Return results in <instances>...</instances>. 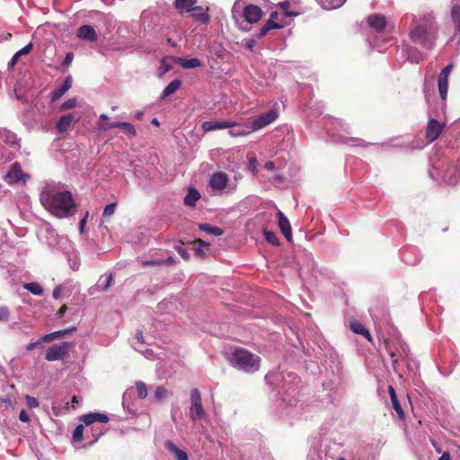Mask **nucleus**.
I'll return each instance as SVG.
<instances>
[{"mask_svg": "<svg viewBox=\"0 0 460 460\" xmlns=\"http://www.w3.org/2000/svg\"><path fill=\"white\" fill-rule=\"evenodd\" d=\"M118 128H120L122 132L129 137H134L137 136L135 127L128 122H119Z\"/></svg>", "mask_w": 460, "mask_h": 460, "instance_id": "30", "label": "nucleus"}, {"mask_svg": "<svg viewBox=\"0 0 460 460\" xmlns=\"http://www.w3.org/2000/svg\"><path fill=\"white\" fill-rule=\"evenodd\" d=\"M174 263V260L172 257H169L164 261H144V265H163V264H172Z\"/></svg>", "mask_w": 460, "mask_h": 460, "instance_id": "38", "label": "nucleus"}, {"mask_svg": "<svg viewBox=\"0 0 460 460\" xmlns=\"http://www.w3.org/2000/svg\"><path fill=\"white\" fill-rule=\"evenodd\" d=\"M172 392L167 390L164 386H157L155 391V398L156 401L160 402L164 400V398L172 395Z\"/></svg>", "mask_w": 460, "mask_h": 460, "instance_id": "32", "label": "nucleus"}, {"mask_svg": "<svg viewBox=\"0 0 460 460\" xmlns=\"http://www.w3.org/2000/svg\"><path fill=\"white\" fill-rule=\"evenodd\" d=\"M208 8L204 10V8L201 6L200 11H192V17L196 20L200 22L203 24H208L210 22V16L208 13Z\"/></svg>", "mask_w": 460, "mask_h": 460, "instance_id": "27", "label": "nucleus"}, {"mask_svg": "<svg viewBox=\"0 0 460 460\" xmlns=\"http://www.w3.org/2000/svg\"><path fill=\"white\" fill-rule=\"evenodd\" d=\"M136 388L137 392V396L140 399H145L147 396V386L143 381L136 382Z\"/></svg>", "mask_w": 460, "mask_h": 460, "instance_id": "33", "label": "nucleus"}, {"mask_svg": "<svg viewBox=\"0 0 460 460\" xmlns=\"http://www.w3.org/2000/svg\"><path fill=\"white\" fill-rule=\"evenodd\" d=\"M61 291H62V288L60 286H58L54 288L53 290V293H52V296L55 299H58L59 298L60 296V294H61Z\"/></svg>", "mask_w": 460, "mask_h": 460, "instance_id": "52", "label": "nucleus"}, {"mask_svg": "<svg viewBox=\"0 0 460 460\" xmlns=\"http://www.w3.org/2000/svg\"><path fill=\"white\" fill-rule=\"evenodd\" d=\"M71 402H72V407H73V408H75V404H77V403L79 402V401H78V397H77L76 395H74V396L72 397Z\"/></svg>", "mask_w": 460, "mask_h": 460, "instance_id": "60", "label": "nucleus"}, {"mask_svg": "<svg viewBox=\"0 0 460 460\" xmlns=\"http://www.w3.org/2000/svg\"><path fill=\"white\" fill-rule=\"evenodd\" d=\"M73 59H74V54L72 52L66 53V55L65 57V59L63 61V65L65 66H70V64L72 63Z\"/></svg>", "mask_w": 460, "mask_h": 460, "instance_id": "48", "label": "nucleus"}, {"mask_svg": "<svg viewBox=\"0 0 460 460\" xmlns=\"http://www.w3.org/2000/svg\"><path fill=\"white\" fill-rule=\"evenodd\" d=\"M86 220H87V215L84 218H82L79 222V228H80L81 232L84 231V227L86 224Z\"/></svg>", "mask_w": 460, "mask_h": 460, "instance_id": "57", "label": "nucleus"}, {"mask_svg": "<svg viewBox=\"0 0 460 460\" xmlns=\"http://www.w3.org/2000/svg\"><path fill=\"white\" fill-rule=\"evenodd\" d=\"M438 460H451V455L448 452H444Z\"/></svg>", "mask_w": 460, "mask_h": 460, "instance_id": "58", "label": "nucleus"}, {"mask_svg": "<svg viewBox=\"0 0 460 460\" xmlns=\"http://www.w3.org/2000/svg\"><path fill=\"white\" fill-rule=\"evenodd\" d=\"M181 84L182 83L180 79L172 80L163 91L162 98L164 99L174 93L177 90L180 89Z\"/></svg>", "mask_w": 460, "mask_h": 460, "instance_id": "26", "label": "nucleus"}, {"mask_svg": "<svg viewBox=\"0 0 460 460\" xmlns=\"http://www.w3.org/2000/svg\"><path fill=\"white\" fill-rule=\"evenodd\" d=\"M388 393L392 401L393 408L396 411L398 418L403 420L405 419V414L397 398L395 389L393 385H388Z\"/></svg>", "mask_w": 460, "mask_h": 460, "instance_id": "20", "label": "nucleus"}, {"mask_svg": "<svg viewBox=\"0 0 460 460\" xmlns=\"http://www.w3.org/2000/svg\"><path fill=\"white\" fill-rule=\"evenodd\" d=\"M76 106V99L75 98H71V99H68L67 101H66L62 105H61V109L62 110H71L73 108H75Z\"/></svg>", "mask_w": 460, "mask_h": 460, "instance_id": "43", "label": "nucleus"}, {"mask_svg": "<svg viewBox=\"0 0 460 460\" xmlns=\"http://www.w3.org/2000/svg\"><path fill=\"white\" fill-rule=\"evenodd\" d=\"M76 36L79 39L94 42L98 40V35L94 28L91 25H82L77 29Z\"/></svg>", "mask_w": 460, "mask_h": 460, "instance_id": "13", "label": "nucleus"}, {"mask_svg": "<svg viewBox=\"0 0 460 460\" xmlns=\"http://www.w3.org/2000/svg\"><path fill=\"white\" fill-rule=\"evenodd\" d=\"M199 230L214 236L222 235L224 233L223 229L220 227L213 226L209 224H199Z\"/></svg>", "mask_w": 460, "mask_h": 460, "instance_id": "28", "label": "nucleus"}, {"mask_svg": "<svg viewBox=\"0 0 460 460\" xmlns=\"http://www.w3.org/2000/svg\"><path fill=\"white\" fill-rule=\"evenodd\" d=\"M41 344V341L40 340H38L37 341H34V342H31L29 343L27 346H26V349L27 350H32L34 349L37 346L40 345Z\"/></svg>", "mask_w": 460, "mask_h": 460, "instance_id": "51", "label": "nucleus"}, {"mask_svg": "<svg viewBox=\"0 0 460 460\" xmlns=\"http://www.w3.org/2000/svg\"><path fill=\"white\" fill-rule=\"evenodd\" d=\"M367 25L377 33L383 32L387 26V20L384 14L372 13L367 17Z\"/></svg>", "mask_w": 460, "mask_h": 460, "instance_id": "9", "label": "nucleus"}, {"mask_svg": "<svg viewBox=\"0 0 460 460\" xmlns=\"http://www.w3.org/2000/svg\"><path fill=\"white\" fill-rule=\"evenodd\" d=\"M257 164H258V162H257V159H256V158H252V159H251V160H250V163H249V166L252 168V172H253L254 173H256V172H257V169H256V167H257Z\"/></svg>", "mask_w": 460, "mask_h": 460, "instance_id": "53", "label": "nucleus"}, {"mask_svg": "<svg viewBox=\"0 0 460 460\" xmlns=\"http://www.w3.org/2000/svg\"><path fill=\"white\" fill-rule=\"evenodd\" d=\"M75 121V116L72 113L63 115L57 122L56 128L58 133H66Z\"/></svg>", "mask_w": 460, "mask_h": 460, "instance_id": "19", "label": "nucleus"}, {"mask_svg": "<svg viewBox=\"0 0 460 460\" xmlns=\"http://www.w3.org/2000/svg\"><path fill=\"white\" fill-rule=\"evenodd\" d=\"M23 288L36 296H40L43 294L42 287L37 282L25 283L23 285Z\"/></svg>", "mask_w": 460, "mask_h": 460, "instance_id": "31", "label": "nucleus"}, {"mask_svg": "<svg viewBox=\"0 0 460 460\" xmlns=\"http://www.w3.org/2000/svg\"><path fill=\"white\" fill-rule=\"evenodd\" d=\"M453 69V64H448L446 66L438 75V92L441 99L443 101L447 100V90H448V77Z\"/></svg>", "mask_w": 460, "mask_h": 460, "instance_id": "8", "label": "nucleus"}, {"mask_svg": "<svg viewBox=\"0 0 460 460\" xmlns=\"http://www.w3.org/2000/svg\"><path fill=\"white\" fill-rule=\"evenodd\" d=\"M190 417L192 420H201L205 417V410L201 402V394L198 388L190 391Z\"/></svg>", "mask_w": 460, "mask_h": 460, "instance_id": "5", "label": "nucleus"}, {"mask_svg": "<svg viewBox=\"0 0 460 460\" xmlns=\"http://www.w3.org/2000/svg\"><path fill=\"white\" fill-rule=\"evenodd\" d=\"M72 347H73V343L67 342V341H63L58 344H54L47 349L45 358L48 361H55V360L62 359L68 354V352Z\"/></svg>", "mask_w": 460, "mask_h": 460, "instance_id": "6", "label": "nucleus"}, {"mask_svg": "<svg viewBox=\"0 0 460 460\" xmlns=\"http://www.w3.org/2000/svg\"><path fill=\"white\" fill-rule=\"evenodd\" d=\"M278 16L279 14L277 12H271L268 21L276 22V20H278Z\"/></svg>", "mask_w": 460, "mask_h": 460, "instance_id": "59", "label": "nucleus"}, {"mask_svg": "<svg viewBox=\"0 0 460 460\" xmlns=\"http://www.w3.org/2000/svg\"><path fill=\"white\" fill-rule=\"evenodd\" d=\"M260 358L244 349H236L231 358V364L244 372L253 373L260 368Z\"/></svg>", "mask_w": 460, "mask_h": 460, "instance_id": "2", "label": "nucleus"}, {"mask_svg": "<svg viewBox=\"0 0 460 460\" xmlns=\"http://www.w3.org/2000/svg\"><path fill=\"white\" fill-rule=\"evenodd\" d=\"M263 234H264L267 242H269L270 243H272L274 245L279 244V238L274 232L269 231V230H263Z\"/></svg>", "mask_w": 460, "mask_h": 460, "instance_id": "35", "label": "nucleus"}, {"mask_svg": "<svg viewBox=\"0 0 460 460\" xmlns=\"http://www.w3.org/2000/svg\"><path fill=\"white\" fill-rule=\"evenodd\" d=\"M118 125H119V122H111V123L104 122V123H100L99 124V128L102 130L106 131V130H109V129H111V128H118Z\"/></svg>", "mask_w": 460, "mask_h": 460, "instance_id": "45", "label": "nucleus"}, {"mask_svg": "<svg viewBox=\"0 0 460 460\" xmlns=\"http://www.w3.org/2000/svg\"><path fill=\"white\" fill-rule=\"evenodd\" d=\"M67 310V306L66 305H63L57 312V314L59 316V317H63L64 314H66Z\"/></svg>", "mask_w": 460, "mask_h": 460, "instance_id": "55", "label": "nucleus"}, {"mask_svg": "<svg viewBox=\"0 0 460 460\" xmlns=\"http://www.w3.org/2000/svg\"><path fill=\"white\" fill-rule=\"evenodd\" d=\"M84 425L83 424H79L75 427L74 432H73V436H72V438H73V441L74 442H81L84 438Z\"/></svg>", "mask_w": 460, "mask_h": 460, "instance_id": "34", "label": "nucleus"}, {"mask_svg": "<svg viewBox=\"0 0 460 460\" xmlns=\"http://www.w3.org/2000/svg\"><path fill=\"white\" fill-rule=\"evenodd\" d=\"M40 203L53 216L63 218L74 214L75 202L69 190L58 191L50 193L43 191L40 194Z\"/></svg>", "mask_w": 460, "mask_h": 460, "instance_id": "1", "label": "nucleus"}, {"mask_svg": "<svg viewBox=\"0 0 460 460\" xmlns=\"http://www.w3.org/2000/svg\"><path fill=\"white\" fill-rule=\"evenodd\" d=\"M31 49H32V43H29L26 46H24L22 49H20L18 52H16L13 56L12 59L9 63V66H11V67L14 66V65L18 62L19 58H22V55L29 54L31 51Z\"/></svg>", "mask_w": 460, "mask_h": 460, "instance_id": "29", "label": "nucleus"}, {"mask_svg": "<svg viewBox=\"0 0 460 460\" xmlns=\"http://www.w3.org/2000/svg\"><path fill=\"white\" fill-rule=\"evenodd\" d=\"M165 447L173 455L175 460H189L187 453L177 447L172 441H167Z\"/></svg>", "mask_w": 460, "mask_h": 460, "instance_id": "21", "label": "nucleus"}, {"mask_svg": "<svg viewBox=\"0 0 460 460\" xmlns=\"http://www.w3.org/2000/svg\"><path fill=\"white\" fill-rule=\"evenodd\" d=\"M175 250L185 261H188L190 259V254L181 246H175Z\"/></svg>", "mask_w": 460, "mask_h": 460, "instance_id": "46", "label": "nucleus"}, {"mask_svg": "<svg viewBox=\"0 0 460 460\" xmlns=\"http://www.w3.org/2000/svg\"><path fill=\"white\" fill-rule=\"evenodd\" d=\"M137 339L138 341L142 342L143 341V335L141 332L137 333Z\"/></svg>", "mask_w": 460, "mask_h": 460, "instance_id": "62", "label": "nucleus"}, {"mask_svg": "<svg viewBox=\"0 0 460 460\" xmlns=\"http://www.w3.org/2000/svg\"><path fill=\"white\" fill-rule=\"evenodd\" d=\"M25 400H26V403H27L28 407L31 409L37 408L39 406V401L35 397H32L31 395H26Z\"/></svg>", "mask_w": 460, "mask_h": 460, "instance_id": "41", "label": "nucleus"}, {"mask_svg": "<svg viewBox=\"0 0 460 460\" xmlns=\"http://www.w3.org/2000/svg\"><path fill=\"white\" fill-rule=\"evenodd\" d=\"M451 17L453 21H456L460 17V4L454 3L451 10Z\"/></svg>", "mask_w": 460, "mask_h": 460, "instance_id": "40", "label": "nucleus"}, {"mask_svg": "<svg viewBox=\"0 0 460 460\" xmlns=\"http://www.w3.org/2000/svg\"><path fill=\"white\" fill-rule=\"evenodd\" d=\"M80 420L86 426L93 424L95 421L107 423L109 421V417L106 414L100 412H91L84 414L80 417Z\"/></svg>", "mask_w": 460, "mask_h": 460, "instance_id": "16", "label": "nucleus"}, {"mask_svg": "<svg viewBox=\"0 0 460 460\" xmlns=\"http://www.w3.org/2000/svg\"><path fill=\"white\" fill-rule=\"evenodd\" d=\"M277 112L273 110H270L260 115L256 119L252 121V128L254 130L261 129L272 123L277 119Z\"/></svg>", "mask_w": 460, "mask_h": 460, "instance_id": "10", "label": "nucleus"}, {"mask_svg": "<svg viewBox=\"0 0 460 460\" xmlns=\"http://www.w3.org/2000/svg\"><path fill=\"white\" fill-rule=\"evenodd\" d=\"M349 326H350L351 331L354 333L363 335L369 341H372V337H371L368 330L363 324H361L359 322L353 321L350 323Z\"/></svg>", "mask_w": 460, "mask_h": 460, "instance_id": "24", "label": "nucleus"}, {"mask_svg": "<svg viewBox=\"0 0 460 460\" xmlns=\"http://www.w3.org/2000/svg\"><path fill=\"white\" fill-rule=\"evenodd\" d=\"M236 125L235 122L232 121H213V120H208L204 121L202 123V129L205 132L217 130V129H225L229 128Z\"/></svg>", "mask_w": 460, "mask_h": 460, "instance_id": "15", "label": "nucleus"}, {"mask_svg": "<svg viewBox=\"0 0 460 460\" xmlns=\"http://www.w3.org/2000/svg\"><path fill=\"white\" fill-rule=\"evenodd\" d=\"M264 168L268 171H273L275 169V164L271 161H268L265 163Z\"/></svg>", "mask_w": 460, "mask_h": 460, "instance_id": "56", "label": "nucleus"}, {"mask_svg": "<svg viewBox=\"0 0 460 460\" xmlns=\"http://www.w3.org/2000/svg\"><path fill=\"white\" fill-rule=\"evenodd\" d=\"M31 178L29 173L22 170L21 164L18 162L12 164L4 180L8 185L19 184L25 185L27 181Z\"/></svg>", "mask_w": 460, "mask_h": 460, "instance_id": "4", "label": "nucleus"}, {"mask_svg": "<svg viewBox=\"0 0 460 460\" xmlns=\"http://www.w3.org/2000/svg\"><path fill=\"white\" fill-rule=\"evenodd\" d=\"M116 208H117V203L116 202L108 204L104 208V210H103V213H102V217H108L112 216L115 213Z\"/></svg>", "mask_w": 460, "mask_h": 460, "instance_id": "39", "label": "nucleus"}, {"mask_svg": "<svg viewBox=\"0 0 460 460\" xmlns=\"http://www.w3.org/2000/svg\"><path fill=\"white\" fill-rule=\"evenodd\" d=\"M411 40L427 49H432L435 45L436 33L427 25L420 24L411 32Z\"/></svg>", "mask_w": 460, "mask_h": 460, "instance_id": "3", "label": "nucleus"}, {"mask_svg": "<svg viewBox=\"0 0 460 460\" xmlns=\"http://www.w3.org/2000/svg\"><path fill=\"white\" fill-rule=\"evenodd\" d=\"M112 281H113V276H112V274H110L107 277V281H106L105 287L103 288V291L108 290V288L111 286Z\"/></svg>", "mask_w": 460, "mask_h": 460, "instance_id": "54", "label": "nucleus"}, {"mask_svg": "<svg viewBox=\"0 0 460 460\" xmlns=\"http://www.w3.org/2000/svg\"><path fill=\"white\" fill-rule=\"evenodd\" d=\"M281 28H283V24H280L278 22L267 21L265 24L260 29L259 32L256 34V37L258 39H261L266 36L270 30Z\"/></svg>", "mask_w": 460, "mask_h": 460, "instance_id": "23", "label": "nucleus"}, {"mask_svg": "<svg viewBox=\"0 0 460 460\" xmlns=\"http://www.w3.org/2000/svg\"><path fill=\"white\" fill-rule=\"evenodd\" d=\"M228 183V177L223 172H215L209 181V186L215 190H223Z\"/></svg>", "mask_w": 460, "mask_h": 460, "instance_id": "12", "label": "nucleus"}, {"mask_svg": "<svg viewBox=\"0 0 460 460\" xmlns=\"http://www.w3.org/2000/svg\"><path fill=\"white\" fill-rule=\"evenodd\" d=\"M456 22H457V31L460 33V17Z\"/></svg>", "mask_w": 460, "mask_h": 460, "instance_id": "64", "label": "nucleus"}, {"mask_svg": "<svg viewBox=\"0 0 460 460\" xmlns=\"http://www.w3.org/2000/svg\"><path fill=\"white\" fill-rule=\"evenodd\" d=\"M279 5L284 11V16L296 17V16L299 15V13H297V12H291L288 10L289 5H290L288 1H284V2L280 3Z\"/></svg>", "mask_w": 460, "mask_h": 460, "instance_id": "37", "label": "nucleus"}, {"mask_svg": "<svg viewBox=\"0 0 460 460\" xmlns=\"http://www.w3.org/2000/svg\"><path fill=\"white\" fill-rule=\"evenodd\" d=\"M75 330H76L75 327L66 328L64 330L54 332V335H55L56 339H58V338L64 337L67 333L75 332Z\"/></svg>", "mask_w": 460, "mask_h": 460, "instance_id": "42", "label": "nucleus"}, {"mask_svg": "<svg viewBox=\"0 0 460 460\" xmlns=\"http://www.w3.org/2000/svg\"><path fill=\"white\" fill-rule=\"evenodd\" d=\"M176 63L184 69L195 68L201 66V61L197 58H192L190 59L177 58Z\"/></svg>", "mask_w": 460, "mask_h": 460, "instance_id": "22", "label": "nucleus"}, {"mask_svg": "<svg viewBox=\"0 0 460 460\" xmlns=\"http://www.w3.org/2000/svg\"><path fill=\"white\" fill-rule=\"evenodd\" d=\"M19 420L22 422H29L31 420V418L25 410H22L19 413Z\"/></svg>", "mask_w": 460, "mask_h": 460, "instance_id": "47", "label": "nucleus"}, {"mask_svg": "<svg viewBox=\"0 0 460 460\" xmlns=\"http://www.w3.org/2000/svg\"><path fill=\"white\" fill-rule=\"evenodd\" d=\"M200 199L199 190L195 188L189 189L187 195L184 198V204L189 207H194L196 202Z\"/></svg>", "mask_w": 460, "mask_h": 460, "instance_id": "25", "label": "nucleus"}, {"mask_svg": "<svg viewBox=\"0 0 460 460\" xmlns=\"http://www.w3.org/2000/svg\"><path fill=\"white\" fill-rule=\"evenodd\" d=\"M198 0H175L173 2L174 7L177 10L190 13L192 11H200L201 6H194Z\"/></svg>", "mask_w": 460, "mask_h": 460, "instance_id": "18", "label": "nucleus"}, {"mask_svg": "<svg viewBox=\"0 0 460 460\" xmlns=\"http://www.w3.org/2000/svg\"><path fill=\"white\" fill-rule=\"evenodd\" d=\"M161 68H163V73H166L171 69V66L166 63V58L162 59Z\"/></svg>", "mask_w": 460, "mask_h": 460, "instance_id": "50", "label": "nucleus"}, {"mask_svg": "<svg viewBox=\"0 0 460 460\" xmlns=\"http://www.w3.org/2000/svg\"><path fill=\"white\" fill-rule=\"evenodd\" d=\"M72 76L68 75L64 80L62 85L58 88H56L51 93V102H56L59 100L72 86Z\"/></svg>", "mask_w": 460, "mask_h": 460, "instance_id": "17", "label": "nucleus"}, {"mask_svg": "<svg viewBox=\"0 0 460 460\" xmlns=\"http://www.w3.org/2000/svg\"><path fill=\"white\" fill-rule=\"evenodd\" d=\"M392 359H393V364H395L397 362V358H395V354L394 352H392L390 354Z\"/></svg>", "mask_w": 460, "mask_h": 460, "instance_id": "63", "label": "nucleus"}, {"mask_svg": "<svg viewBox=\"0 0 460 460\" xmlns=\"http://www.w3.org/2000/svg\"><path fill=\"white\" fill-rule=\"evenodd\" d=\"M277 216L279 219V227L281 233L288 242H291L292 232L289 220L285 217V215L280 210L278 211Z\"/></svg>", "mask_w": 460, "mask_h": 460, "instance_id": "14", "label": "nucleus"}, {"mask_svg": "<svg viewBox=\"0 0 460 460\" xmlns=\"http://www.w3.org/2000/svg\"><path fill=\"white\" fill-rule=\"evenodd\" d=\"M9 310L5 306L0 307V322H7L9 319Z\"/></svg>", "mask_w": 460, "mask_h": 460, "instance_id": "44", "label": "nucleus"}, {"mask_svg": "<svg viewBox=\"0 0 460 460\" xmlns=\"http://www.w3.org/2000/svg\"><path fill=\"white\" fill-rule=\"evenodd\" d=\"M102 434V431L100 430L99 433L95 436V438L91 442V444L95 443Z\"/></svg>", "mask_w": 460, "mask_h": 460, "instance_id": "61", "label": "nucleus"}, {"mask_svg": "<svg viewBox=\"0 0 460 460\" xmlns=\"http://www.w3.org/2000/svg\"><path fill=\"white\" fill-rule=\"evenodd\" d=\"M194 245H195L196 254L200 256V257H205V252H203L201 247L202 246H208L209 243L204 242L201 239H197V240L194 241Z\"/></svg>", "mask_w": 460, "mask_h": 460, "instance_id": "36", "label": "nucleus"}, {"mask_svg": "<svg viewBox=\"0 0 460 460\" xmlns=\"http://www.w3.org/2000/svg\"><path fill=\"white\" fill-rule=\"evenodd\" d=\"M55 339H56V337H55V335H54V332H51V333H48V334L43 335V336L40 339V341H41V343H42V342H49V341H53V340H55Z\"/></svg>", "mask_w": 460, "mask_h": 460, "instance_id": "49", "label": "nucleus"}, {"mask_svg": "<svg viewBox=\"0 0 460 460\" xmlns=\"http://www.w3.org/2000/svg\"><path fill=\"white\" fill-rule=\"evenodd\" d=\"M243 17L249 23H256L262 17V10L255 4H248L243 9Z\"/></svg>", "mask_w": 460, "mask_h": 460, "instance_id": "11", "label": "nucleus"}, {"mask_svg": "<svg viewBox=\"0 0 460 460\" xmlns=\"http://www.w3.org/2000/svg\"><path fill=\"white\" fill-rule=\"evenodd\" d=\"M444 129V123L435 119H430L427 124L425 137L429 143H432L439 137Z\"/></svg>", "mask_w": 460, "mask_h": 460, "instance_id": "7", "label": "nucleus"}]
</instances>
